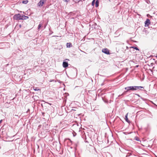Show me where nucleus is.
<instances>
[{"mask_svg": "<svg viewBox=\"0 0 157 157\" xmlns=\"http://www.w3.org/2000/svg\"><path fill=\"white\" fill-rule=\"evenodd\" d=\"M129 88L131 90H135L138 89H140L141 88H144V87L142 86H130Z\"/></svg>", "mask_w": 157, "mask_h": 157, "instance_id": "nucleus-1", "label": "nucleus"}, {"mask_svg": "<svg viewBox=\"0 0 157 157\" xmlns=\"http://www.w3.org/2000/svg\"><path fill=\"white\" fill-rule=\"evenodd\" d=\"M21 15L20 13L15 14L13 16V18L16 20H21Z\"/></svg>", "mask_w": 157, "mask_h": 157, "instance_id": "nucleus-2", "label": "nucleus"}, {"mask_svg": "<svg viewBox=\"0 0 157 157\" xmlns=\"http://www.w3.org/2000/svg\"><path fill=\"white\" fill-rule=\"evenodd\" d=\"M47 0H40L38 3L37 5L39 7H41Z\"/></svg>", "mask_w": 157, "mask_h": 157, "instance_id": "nucleus-3", "label": "nucleus"}, {"mask_svg": "<svg viewBox=\"0 0 157 157\" xmlns=\"http://www.w3.org/2000/svg\"><path fill=\"white\" fill-rule=\"evenodd\" d=\"M102 52L106 54L109 55L110 54L109 50L106 48L103 49L102 50Z\"/></svg>", "mask_w": 157, "mask_h": 157, "instance_id": "nucleus-4", "label": "nucleus"}, {"mask_svg": "<svg viewBox=\"0 0 157 157\" xmlns=\"http://www.w3.org/2000/svg\"><path fill=\"white\" fill-rule=\"evenodd\" d=\"M145 27H148L151 23L150 21L148 19H147L145 22Z\"/></svg>", "mask_w": 157, "mask_h": 157, "instance_id": "nucleus-5", "label": "nucleus"}, {"mask_svg": "<svg viewBox=\"0 0 157 157\" xmlns=\"http://www.w3.org/2000/svg\"><path fill=\"white\" fill-rule=\"evenodd\" d=\"M125 89L126 90V91H124L122 94H121V95H123L125 93L128 91L130 90H131L130 88H129V86H128L125 88Z\"/></svg>", "mask_w": 157, "mask_h": 157, "instance_id": "nucleus-6", "label": "nucleus"}, {"mask_svg": "<svg viewBox=\"0 0 157 157\" xmlns=\"http://www.w3.org/2000/svg\"><path fill=\"white\" fill-rule=\"evenodd\" d=\"M29 17L25 15L21 16V20H25L28 19Z\"/></svg>", "mask_w": 157, "mask_h": 157, "instance_id": "nucleus-7", "label": "nucleus"}, {"mask_svg": "<svg viewBox=\"0 0 157 157\" xmlns=\"http://www.w3.org/2000/svg\"><path fill=\"white\" fill-rule=\"evenodd\" d=\"M63 66L64 67H66L68 66V63L67 62H63Z\"/></svg>", "mask_w": 157, "mask_h": 157, "instance_id": "nucleus-8", "label": "nucleus"}, {"mask_svg": "<svg viewBox=\"0 0 157 157\" xmlns=\"http://www.w3.org/2000/svg\"><path fill=\"white\" fill-rule=\"evenodd\" d=\"M66 46L67 48H70L72 46V45L71 43H67L66 44Z\"/></svg>", "mask_w": 157, "mask_h": 157, "instance_id": "nucleus-9", "label": "nucleus"}, {"mask_svg": "<svg viewBox=\"0 0 157 157\" xmlns=\"http://www.w3.org/2000/svg\"><path fill=\"white\" fill-rule=\"evenodd\" d=\"M99 6V0H96L95 2V7H98Z\"/></svg>", "mask_w": 157, "mask_h": 157, "instance_id": "nucleus-10", "label": "nucleus"}, {"mask_svg": "<svg viewBox=\"0 0 157 157\" xmlns=\"http://www.w3.org/2000/svg\"><path fill=\"white\" fill-rule=\"evenodd\" d=\"M127 116H128V114H127L125 116V119L126 121H127V122H128V118Z\"/></svg>", "mask_w": 157, "mask_h": 157, "instance_id": "nucleus-11", "label": "nucleus"}, {"mask_svg": "<svg viewBox=\"0 0 157 157\" xmlns=\"http://www.w3.org/2000/svg\"><path fill=\"white\" fill-rule=\"evenodd\" d=\"M28 2L27 0L23 1L22 2V3L25 4H26Z\"/></svg>", "mask_w": 157, "mask_h": 157, "instance_id": "nucleus-12", "label": "nucleus"}, {"mask_svg": "<svg viewBox=\"0 0 157 157\" xmlns=\"http://www.w3.org/2000/svg\"><path fill=\"white\" fill-rule=\"evenodd\" d=\"M132 48H133L134 49H136V50H138V51L139 50L138 48L136 47H132Z\"/></svg>", "mask_w": 157, "mask_h": 157, "instance_id": "nucleus-13", "label": "nucleus"}, {"mask_svg": "<svg viewBox=\"0 0 157 157\" xmlns=\"http://www.w3.org/2000/svg\"><path fill=\"white\" fill-rule=\"evenodd\" d=\"M42 26V24L40 23V24L38 26V29H39Z\"/></svg>", "mask_w": 157, "mask_h": 157, "instance_id": "nucleus-14", "label": "nucleus"}, {"mask_svg": "<svg viewBox=\"0 0 157 157\" xmlns=\"http://www.w3.org/2000/svg\"><path fill=\"white\" fill-rule=\"evenodd\" d=\"M95 0H93L92 2V5L94 6V5Z\"/></svg>", "mask_w": 157, "mask_h": 157, "instance_id": "nucleus-15", "label": "nucleus"}, {"mask_svg": "<svg viewBox=\"0 0 157 157\" xmlns=\"http://www.w3.org/2000/svg\"><path fill=\"white\" fill-rule=\"evenodd\" d=\"M131 155V153H128L127 155H126L125 157H127L128 156H130V155Z\"/></svg>", "mask_w": 157, "mask_h": 157, "instance_id": "nucleus-16", "label": "nucleus"}, {"mask_svg": "<svg viewBox=\"0 0 157 157\" xmlns=\"http://www.w3.org/2000/svg\"><path fill=\"white\" fill-rule=\"evenodd\" d=\"M34 90L35 91L38 90L39 89L38 87H36L35 89H34Z\"/></svg>", "mask_w": 157, "mask_h": 157, "instance_id": "nucleus-17", "label": "nucleus"}, {"mask_svg": "<svg viewBox=\"0 0 157 157\" xmlns=\"http://www.w3.org/2000/svg\"><path fill=\"white\" fill-rule=\"evenodd\" d=\"M50 82H56V81L54 80H51L49 81Z\"/></svg>", "mask_w": 157, "mask_h": 157, "instance_id": "nucleus-18", "label": "nucleus"}, {"mask_svg": "<svg viewBox=\"0 0 157 157\" xmlns=\"http://www.w3.org/2000/svg\"><path fill=\"white\" fill-rule=\"evenodd\" d=\"M73 136L75 137V136H76V133L75 132H74L73 133Z\"/></svg>", "mask_w": 157, "mask_h": 157, "instance_id": "nucleus-19", "label": "nucleus"}, {"mask_svg": "<svg viewBox=\"0 0 157 157\" xmlns=\"http://www.w3.org/2000/svg\"><path fill=\"white\" fill-rule=\"evenodd\" d=\"M63 0L65 2H68L69 0Z\"/></svg>", "mask_w": 157, "mask_h": 157, "instance_id": "nucleus-20", "label": "nucleus"}, {"mask_svg": "<svg viewBox=\"0 0 157 157\" xmlns=\"http://www.w3.org/2000/svg\"><path fill=\"white\" fill-rule=\"evenodd\" d=\"M57 81L58 82H59V83H60V82H60V80H57Z\"/></svg>", "mask_w": 157, "mask_h": 157, "instance_id": "nucleus-21", "label": "nucleus"}, {"mask_svg": "<svg viewBox=\"0 0 157 157\" xmlns=\"http://www.w3.org/2000/svg\"><path fill=\"white\" fill-rule=\"evenodd\" d=\"M19 26L20 28H21V25H19Z\"/></svg>", "mask_w": 157, "mask_h": 157, "instance_id": "nucleus-22", "label": "nucleus"}, {"mask_svg": "<svg viewBox=\"0 0 157 157\" xmlns=\"http://www.w3.org/2000/svg\"><path fill=\"white\" fill-rule=\"evenodd\" d=\"M139 67V65H136V67Z\"/></svg>", "mask_w": 157, "mask_h": 157, "instance_id": "nucleus-23", "label": "nucleus"}, {"mask_svg": "<svg viewBox=\"0 0 157 157\" xmlns=\"http://www.w3.org/2000/svg\"><path fill=\"white\" fill-rule=\"evenodd\" d=\"M2 120H1L0 121V123H1L2 122Z\"/></svg>", "mask_w": 157, "mask_h": 157, "instance_id": "nucleus-24", "label": "nucleus"}, {"mask_svg": "<svg viewBox=\"0 0 157 157\" xmlns=\"http://www.w3.org/2000/svg\"><path fill=\"white\" fill-rule=\"evenodd\" d=\"M136 95H137L138 96H140L139 95V94H136Z\"/></svg>", "mask_w": 157, "mask_h": 157, "instance_id": "nucleus-25", "label": "nucleus"}, {"mask_svg": "<svg viewBox=\"0 0 157 157\" xmlns=\"http://www.w3.org/2000/svg\"><path fill=\"white\" fill-rule=\"evenodd\" d=\"M57 75H56V76H55V78H56V76H57Z\"/></svg>", "mask_w": 157, "mask_h": 157, "instance_id": "nucleus-26", "label": "nucleus"}, {"mask_svg": "<svg viewBox=\"0 0 157 157\" xmlns=\"http://www.w3.org/2000/svg\"><path fill=\"white\" fill-rule=\"evenodd\" d=\"M136 140L137 141H138L139 140H138V139H136Z\"/></svg>", "mask_w": 157, "mask_h": 157, "instance_id": "nucleus-27", "label": "nucleus"}, {"mask_svg": "<svg viewBox=\"0 0 157 157\" xmlns=\"http://www.w3.org/2000/svg\"><path fill=\"white\" fill-rule=\"evenodd\" d=\"M121 96V95H119L118 97H120Z\"/></svg>", "mask_w": 157, "mask_h": 157, "instance_id": "nucleus-28", "label": "nucleus"}]
</instances>
